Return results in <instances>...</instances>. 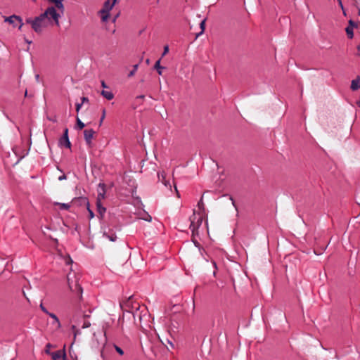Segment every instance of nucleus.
<instances>
[{"label":"nucleus","instance_id":"obj_1","mask_svg":"<svg viewBox=\"0 0 360 360\" xmlns=\"http://www.w3.org/2000/svg\"><path fill=\"white\" fill-rule=\"evenodd\" d=\"M60 14L57 12L54 6L48 7L46 11L34 19L29 18L26 19V23L30 24L34 32L41 33L50 25L53 24L59 25Z\"/></svg>","mask_w":360,"mask_h":360},{"label":"nucleus","instance_id":"obj_2","mask_svg":"<svg viewBox=\"0 0 360 360\" xmlns=\"http://www.w3.org/2000/svg\"><path fill=\"white\" fill-rule=\"evenodd\" d=\"M68 284L70 291L75 294V296L79 300L82 298L83 289L79 283V277L75 273L69 274L67 276Z\"/></svg>","mask_w":360,"mask_h":360},{"label":"nucleus","instance_id":"obj_3","mask_svg":"<svg viewBox=\"0 0 360 360\" xmlns=\"http://www.w3.org/2000/svg\"><path fill=\"white\" fill-rule=\"evenodd\" d=\"M133 314L134 322L139 324L141 328L148 326L149 315L146 309L140 311L139 308H136L135 311H131Z\"/></svg>","mask_w":360,"mask_h":360},{"label":"nucleus","instance_id":"obj_4","mask_svg":"<svg viewBox=\"0 0 360 360\" xmlns=\"http://www.w3.org/2000/svg\"><path fill=\"white\" fill-rule=\"evenodd\" d=\"M116 1L117 0H107L104 3L103 8L99 11L103 22L108 21L110 16V11L113 8Z\"/></svg>","mask_w":360,"mask_h":360},{"label":"nucleus","instance_id":"obj_5","mask_svg":"<svg viewBox=\"0 0 360 360\" xmlns=\"http://www.w3.org/2000/svg\"><path fill=\"white\" fill-rule=\"evenodd\" d=\"M190 226L193 236L195 234H198V229L201 226L202 222V217L197 216L195 214V211H193V214L190 217Z\"/></svg>","mask_w":360,"mask_h":360},{"label":"nucleus","instance_id":"obj_6","mask_svg":"<svg viewBox=\"0 0 360 360\" xmlns=\"http://www.w3.org/2000/svg\"><path fill=\"white\" fill-rule=\"evenodd\" d=\"M120 306L123 309H125L128 311H130L134 309H135L136 310V308L139 309V305L138 304H134V300L132 296H130L126 301L120 303Z\"/></svg>","mask_w":360,"mask_h":360},{"label":"nucleus","instance_id":"obj_7","mask_svg":"<svg viewBox=\"0 0 360 360\" xmlns=\"http://www.w3.org/2000/svg\"><path fill=\"white\" fill-rule=\"evenodd\" d=\"M103 236L111 242H115L117 238L115 231L110 227H104L103 229Z\"/></svg>","mask_w":360,"mask_h":360},{"label":"nucleus","instance_id":"obj_8","mask_svg":"<svg viewBox=\"0 0 360 360\" xmlns=\"http://www.w3.org/2000/svg\"><path fill=\"white\" fill-rule=\"evenodd\" d=\"M60 146H65V148H70L71 143L68 137V129L65 128L63 136L59 139L58 142Z\"/></svg>","mask_w":360,"mask_h":360},{"label":"nucleus","instance_id":"obj_9","mask_svg":"<svg viewBox=\"0 0 360 360\" xmlns=\"http://www.w3.org/2000/svg\"><path fill=\"white\" fill-rule=\"evenodd\" d=\"M101 198H104V194L98 193V200L96 202L97 210H98V214L100 215V217L103 218L105 213L106 209L101 205Z\"/></svg>","mask_w":360,"mask_h":360},{"label":"nucleus","instance_id":"obj_10","mask_svg":"<svg viewBox=\"0 0 360 360\" xmlns=\"http://www.w3.org/2000/svg\"><path fill=\"white\" fill-rule=\"evenodd\" d=\"M77 201H79L80 202V204L86 205L87 210H88V212L89 214V219L94 218V214L93 211L89 208V203L87 198H84V197H80V198H75L72 200V202H74V203L76 202Z\"/></svg>","mask_w":360,"mask_h":360},{"label":"nucleus","instance_id":"obj_11","mask_svg":"<svg viewBox=\"0 0 360 360\" xmlns=\"http://www.w3.org/2000/svg\"><path fill=\"white\" fill-rule=\"evenodd\" d=\"M94 134H95V131L92 129H85L84 131V140L88 146H91V141L94 138Z\"/></svg>","mask_w":360,"mask_h":360},{"label":"nucleus","instance_id":"obj_12","mask_svg":"<svg viewBox=\"0 0 360 360\" xmlns=\"http://www.w3.org/2000/svg\"><path fill=\"white\" fill-rule=\"evenodd\" d=\"M91 310L89 309L88 311H84L82 309L81 304L77 307L76 315L79 316H83L84 318H88L90 316Z\"/></svg>","mask_w":360,"mask_h":360},{"label":"nucleus","instance_id":"obj_13","mask_svg":"<svg viewBox=\"0 0 360 360\" xmlns=\"http://www.w3.org/2000/svg\"><path fill=\"white\" fill-rule=\"evenodd\" d=\"M63 1L64 0H49V2L55 4L54 8H58V10L60 12L59 13L60 14H63L64 11H65L64 5L63 3Z\"/></svg>","mask_w":360,"mask_h":360},{"label":"nucleus","instance_id":"obj_14","mask_svg":"<svg viewBox=\"0 0 360 360\" xmlns=\"http://www.w3.org/2000/svg\"><path fill=\"white\" fill-rule=\"evenodd\" d=\"M48 315L53 319V321L51 323L52 326L56 329H60L61 328V323L59 321V319L57 317V316L53 313H48Z\"/></svg>","mask_w":360,"mask_h":360},{"label":"nucleus","instance_id":"obj_15","mask_svg":"<svg viewBox=\"0 0 360 360\" xmlns=\"http://www.w3.org/2000/svg\"><path fill=\"white\" fill-rule=\"evenodd\" d=\"M14 19L15 20H17L18 22H20V26H19V29L20 30L21 27H22L23 25V23L22 22V19L19 16H17L15 15H13L11 16H9V17H7L5 18V22H9L10 24H13L14 26H15L14 25Z\"/></svg>","mask_w":360,"mask_h":360},{"label":"nucleus","instance_id":"obj_16","mask_svg":"<svg viewBox=\"0 0 360 360\" xmlns=\"http://www.w3.org/2000/svg\"><path fill=\"white\" fill-rule=\"evenodd\" d=\"M158 179L166 187L169 188L171 189L172 186L169 181L166 180L165 174L164 172H161L158 174Z\"/></svg>","mask_w":360,"mask_h":360},{"label":"nucleus","instance_id":"obj_17","mask_svg":"<svg viewBox=\"0 0 360 360\" xmlns=\"http://www.w3.org/2000/svg\"><path fill=\"white\" fill-rule=\"evenodd\" d=\"M360 88V78L357 77L356 79H353L351 83V89L353 91H356Z\"/></svg>","mask_w":360,"mask_h":360},{"label":"nucleus","instance_id":"obj_18","mask_svg":"<svg viewBox=\"0 0 360 360\" xmlns=\"http://www.w3.org/2000/svg\"><path fill=\"white\" fill-rule=\"evenodd\" d=\"M101 95L108 101H110L114 98V94L110 91L103 90L101 91Z\"/></svg>","mask_w":360,"mask_h":360},{"label":"nucleus","instance_id":"obj_19","mask_svg":"<svg viewBox=\"0 0 360 360\" xmlns=\"http://www.w3.org/2000/svg\"><path fill=\"white\" fill-rule=\"evenodd\" d=\"M63 356L62 352L60 350L56 351L51 354V356L53 360H58Z\"/></svg>","mask_w":360,"mask_h":360},{"label":"nucleus","instance_id":"obj_20","mask_svg":"<svg viewBox=\"0 0 360 360\" xmlns=\"http://www.w3.org/2000/svg\"><path fill=\"white\" fill-rule=\"evenodd\" d=\"M154 68L157 70L159 75H162V70L165 68L160 65V60L156 61Z\"/></svg>","mask_w":360,"mask_h":360},{"label":"nucleus","instance_id":"obj_21","mask_svg":"<svg viewBox=\"0 0 360 360\" xmlns=\"http://www.w3.org/2000/svg\"><path fill=\"white\" fill-rule=\"evenodd\" d=\"M57 205L59 206L60 209L61 210H68L70 207V205L69 203H60V202H56Z\"/></svg>","mask_w":360,"mask_h":360},{"label":"nucleus","instance_id":"obj_22","mask_svg":"<svg viewBox=\"0 0 360 360\" xmlns=\"http://www.w3.org/2000/svg\"><path fill=\"white\" fill-rule=\"evenodd\" d=\"M346 33L349 39H352L354 37L353 27H347L345 30Z\"/></svg>","mask_w":360,"mask_h":360},{"label":"nucleus","instance_id":"obj_23","mask_svg":"<svg viewBox=\"0 0 360 360\" xmlns=\"http://www.w3.org/2000/svg\"><path fill=\"white\" fill-rule=\"evenodd\" d=\"M138 68H139V64L134 65L133 66V69L128 74V77H131L134 76L135 75L136 72L137 71Z\"/></svg>","mask_w":360,"mask_h":360},{"label":"nucleus","instance_id":"obj_24","mask_svg":"<svg viewBox=\"0 0 360 360\" xmlns=\"http://www.w3.org/2000/svg\"><path fill=\"white\" fill-rule=\"evenodd\" d=\"M198 207L200 211H203L205 210V205L203 202V198L202 196L200 199L199 202H198Z\"/></svg>","mask_w":360,"mask_h":360},{"label":"nucleus","instance_id":"obj_25","mask_svg":"<svg viewBox=\"0 0 360 360\" xmlns=\"http://www.w3.org/2000/svg\"><path fill=\"white\" fill-rule=\"evenodd\" d=\"M77 125L79 129H82L85 127V124L80 120L78 117H77Z\"/></svg>","mask_w":360,"mask_h":360},{"label":"nucleus","instance_id":"obj_26","mask_svg":"<svg viewBox=\"0 0 360 360\" xmlns=\"http://www.w3.org/2000/svg\"><path fill=\"white\" fill-rule=\"evenodd\" d=\"M114 347L116 350V352L120 354V355H123L124 354V351L122 348H120V347H118L117 345H114Z\"/></svg>","mask_w":360,"mask_h":360},{"label":"nucleus","instance_id":"obj_27","mask_svg":"<svg viewBox=\"0 0 360 360\" xmlns=\"http://www.w3.org/2000/svg\"><path fill=\"white\" fill-rule=\"evenodd\" d=\"M105 110L103 109V112H102V116L101 117V120H100V122H99V125L101 126L103 123V120L105 119Z\"/></svg>","mask_w":360,"mask_h":360},{"label":"nucleus","instance_id":"obj_28","mask_svg":"<svg viewBox=\"0 0 360 360\" xmlns=\"http://www.w3.org/2000/svg\"><path fill=\"white\" fill-rule=\"evenodd\" d=\"M39 307H40V309H41V311H42L43 312H44L45 314H46L47 315H48V313H50V312L46 309V308L43 305V304H42V303H41V304H40Z\"/></svg>","mask_w":360,"mask_h":360},{"label":"nucleus","instance_id":"obj_29","mask_svg":"<svg viewBox=\"0 0 360 360\" xmlns=\"http://www.w3.org/2000/svg\"><path fill=\"white\" fill-rule=\"evenodd\" d=\"M90 326H91V323H90L89 321H84L82 328H87L90 327Z\"/></svg>","mask_w":360,"mask_h":360},{"label":"nucleus","instance_id":"obj_30","mask_svg":"<svg viewBox=\"0 0 360 360\" xmlns=\"http://www.w3.org/2000/svg\"><path fill=\"white\" fill-rule=\"evenodd\" d=\"M199 250H200V255L203 257L205 260L206 262H208V259L205 257V254H204V252H205V251L204 250V249L200 248H199Z\"/></svg>","mask_w":360,"mask_h":360},{"label":"nucleus","instance_id":"obj_31","mask_svg":"<svg viewBox=\"0 0 360 360\" xmlns=\"http://www.w3.org/2000/svg\"><path fill=\"white\" fill-rule=\"evenodd\" d=\"M199 250H200V255L203 257L205 260L206 262H208V259L205 257V254H204V252H205V251L204 250V249L200 248H199Z\"/></svg>","mask_w":360,"mask_h":360},{"label":"nucleus","instance_id":"obj_32","mask_svg":"<svg viewBox=\"0 0 360 360\" xmlns=\"http://www.w3.org/2000/svg\"><path fill=\"white\" fill-rule=\"evenodd\" d=\"M72 330H75L74 331V336H75V338L77 335L80 334V331H79V330H76L75 326H72Z\"/></svg>","mask_w":360,"mask_h":360},{"label":"nucleus","instance_id":"obj_33","mask_svg":"<svg viewBox=\"0 0 360 360\" xmlns=\"http://www.w3.org/2000/svg\"><path fill=\"white\" fill-rule=\"evenodd\" d=\"M143 220L145 221H151L152 220V217L150 215H149L148 214H146V217H143L142 218Z\"/></svg>","mask_w":360,"mask_h":360},{"label":"nucleus","instance_id":"obj_34","mask_svg":"<svg viewBox=\"0 0 360 360\" xmlns=\"http://www.w3.org/2000/svg\"><path fill=\"white\" fill-rule=\"evenodd\" d=\"M205 20H203L200 22V28H201V32H200V34H201V33H202V32H203V31H204V30H205Z\"/></svg>","mask_w":360,"mask_h":360},{"label":"nucleus","instance_id":"obj_35","mask_svg":"<svg viewBox=\"0 0 360 360\" xmlns=\"http://www.w3.org/2000/svg\"><path fill=\"white\" fill-rule=\"evenodd\" d=\"M82 105H83V104H82V103H77V104H76V111H77V112L80 110V109H81V108H82Z\"/></svg>","mask_w":360,"mask_h":360},{"label":"nucleus","instance_id":"obj_36","mask_svg":"<svg viewBox=\"0 0 360 360\" xmlns=\"http://www.w3.org/2000/svg\"><path fill=\"white\" fill-rule=\"evenodd\" d=\"M106 342L105 332H103V339L101 342V345H104Z\"/></svg>","mask_w":360,"mask_h":360},{"label":"nucleus","instance_id":"obj_37","mask_svg":"<svg viewBox=\"0 0 360 360\" xmlns=\"http://www.w3.org/2000/svg\"><path fill=\"white\" fill-rule=\"evenodd\" d=\"M168 51H169V47H168V46H165L164 47V51H163L162 56H165Z\"/></svg>","mask_w":360,"mask_h":360},{"label":"nucleus","instance_id":"obj_38","mask_svg":"<svg viewBox=\"0 0 360 360\" xmlns=\"http://www.w3.org/2000/svg\"><path fill=\"white\" fill-rule=\"evenodd\" d=\"M85 102H89V99L86 97H82V103H84Z\"/></svg>","mask_w":360,"mask_h":360},{"label":"nucleus","instance_id":"obj_39","mask_svg":"<svg viewBox=\"0 0 360 360\" xmlns=\"http://www.w3.org/2000/svg\"><path fill=\"white\" fill-rule=\"evenodd\" d=\"M64 179H66V175H65V174H63V175H62V176H60L58 177V180H59V181H62V180H64Z\"/></svg>","mask_w":360,"mask_h":360},{"label":"nucleus","instance_id":"obj_40","mask_svg":"<svg viewBox=\"0 0 360 360\" xmlns=\"http://www.w3.org/2000/svg\"><path fill=\"white\" fill-rule=\"evenodd\" d=\"M101 86H102L103 88H107L108 87L106 84H105V82L103 80L101 81Z\"/></svg>","mask_w":360,"mask_h":360},{"label":"nucleus","instance_id":"obj_41","mask_svg":"<svg viewBox=\"0 0 360 360\" xmlns=\"http://www.w3.org/2000/svg\"><path fill=\"white\" fill-rule=\"evenodd\" d=\"M193 243L196 247H198V248H200V244L198 241L193 240Z\"/></svg>","mask_w":360,"mask_h":360},{"label":"nucleus","instance_id":"obj_42","mask_svg":"<svg viewBox=\"0 0 360 360\" xmlns=\"http://www.w3.org/2000/svg\"><path fill=\"white\" fill-rule=\"evenodd\" d=\"M144 97H145V96H144L143 95H140V96H138L136 97V98H138V99H139V98H140V99H143V98H144Z\"/></svg>","mask_w":360,"mask_h":360},{"label":"nucleus","instance_id":"obj_43","mask_svg":"<svg viewBox=\"0 0 360 360\" xmlns=\"http://www.w3.org/2000/svg\"><path fill=\"white\" fill-rule=\"evenodd\" d=\"M212 264H213L214 267L215 269H217V264H216V262H215L214 261H212Z\"/></svg>","mask_w":360,"mask_h":360},{"label":"nucleus","instance_id":"obj_44","mask_svg":"<svg viewBox=\"0 0 360 360\" xmlns=\"http://www.w3.org/2000/svg\"><path fill=\"white\" fill-rule=\"evenodd\" d=\"M168 342L171 345L172 347H174V345L170 341L168 340Z\"/></svg>","mask_w":360,"mask_h":360},{"label":"nucleus","instance_id":"obj_45","mask_svg":"<svg viewBox=\"0 0 360 360\" xmlns=\"http://www.w3.org/2000/svg\"><path fill=\"white\" fill-rule=\"evenodd\" d=\"M349 24L350 25H353L354 24L353 21L352 20H349Z\"/></svg>","mask_w":360,"mask_h":360},{"label":"nucleus","instance_id":"obj_46","mask_svg":"<svg viewBox=\"0 0 360 360\" xmlns=\"http://www.w3.org/2000/svg\"><path fill=\"white\" fill-rule=\"evenodd\" d=\"M358 51H360V45L357 46Z\"/></svg>","mask_w":360,"mask_h":360},{"label":"nucleus","instance_id":"obj_47","mask_svg":"<svg viewBox=\"0 0 360 360\" xmlns=\"http://www.w3.org/2000/svg\"><path fill=\"white\" fill-rule=\"evenodd\" d=\"M46 347H47L48 348H50L51 345L49 343V344H47Z\"/></svg>","mask_w":360,"mask_h":360},{"label":"nucleus","instance_id":"obj_48","mask_svg":"<svg viewBox=\"0 0 360 360\" xmlns=\"http://www.w3.org/2000/svg\"><path fill=\"white\" fill-rule=\"evenodd\" d=\"M39 76L38 75H36V78H37V79H39Z\"/></svg>","mask_w":360,"mask_h":360},{"label":"nucleus","instance_id":"obj_49","mask_svg":"<svg viewBox=\"0 0 360 360\" xmlns=\"http://www.w3.org/2000/svg\"><path fill=\"white\" fill-rule=\"evenodd\" d=\"M340 4L341 6L342 7V1L340 0Z\"/></svg>","mask_w":360,"mask_h":360},{"label":"nucleus","instance_id":"obj_50","mask_svg":"<svg viewBox=\"0 0 360 360\" xmlns=\"http://www.w3.org/2000/svg\"><path fill=\"white\" fill-rule=\"evenodd\" d=\"M146 63H149V59H147V60H146Z\"/></svg>","mask_w":360,"mask_h":360},{"label":"nucleus","instance_id":"obj_51","mask_svg":"<svg viewBox=\"0 0 360 360\" xmlns=\"http://www.w3.org/2000/svg\"><path fill=\"white\" fill-rule=\"evenodd\" d=\"M27 94V91H26L25 93V96H26Z\"/></svg>","mask_w":360,"mask_h":360},{"label":"nucleus","instance_id":"obj_52","mask_svg":"<svg viewBox=\"0 0 360 360\" xmlns=\"http://www.w3.org/2000/svg\"><path fill=\"white\" fill-rule=\"evenodd\" d=\"M96 333H94V338H96Z\"/></svg>","mask_w":360,"mask_h":360},{"label":"nucleus","instance_id":"obj_53","mask_svg":"<svg viewBox=\"0 0 360 360\" xmlns=\"http://www.w3.org/2000/svg\"><path fill=\"white\" fill-rule=\"evenodd\" d=\"M359 15H360V9L359 10Z\"/></svg>","mask_w":360,"mask_h":360}]
</instances>
